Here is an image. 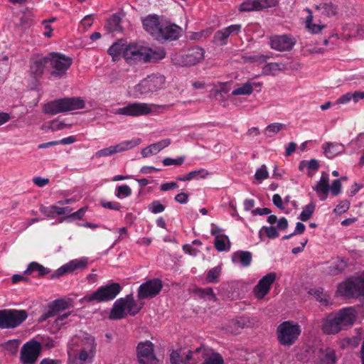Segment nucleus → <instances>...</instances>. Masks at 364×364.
Listing matches in <instances>:
<instances>
[{"label":"nucleus","instance_id":"obj_1","mask_svg":"<svg viewBox=\"0 0 364 364\" xmlns=\"http://www.w3.org/2000/svg\"><path fill=\"white\" fill-rule=\"evenodd\" d=\"M85 101L80 97H65L50 101L44 105L43 112L55 115L61 112L74 111L85 107Z\"/></svg>","mask_w":364,"mask_h":364},{"label":"nucleus","instance_id":"obj_2","mask_svg":"<svg viewBox=\"0 0 364 364\" xmlns=\"http://www.w3.org/2000/svg\"><path fill=\"white\" fill-rule=\"evenodd\" d=\"M141 307L142 306L136 302L132 294L128 295L115 301L109 318L111 320H119L125 318L127 314L134 316L139 312Z\"/></svg>","mask_w":364,"mask_h":364},{"label":"nucleus","instance_id":"obj_3","mask_svg":"<svg viewBox=\"0 0 364 364\" xmlns=\"http://www.w3.org/2000/svg\"><path fill=\"white\" fill-rule=\"evenodd\" d=\"M301 332L298 323L291 321H284L277 328L279 343L284 346H292L299 338Z\"/></svg>","mask_w":364,"mask_h":364},{"label":"nucleus","instance_id":"obj_4","mask_svg":"<svg viewBox=\"0 0 364 364\" xmlns=\"http://www.w3.org/2000/svg\"><path fill=\"white\" fill-rule=\"evenodd\" d=\"M205 57V50L199 46L188 49L184 53H178L172 55L174 65L178 66H192L201 63Z\"/></svg>","mask_w":364,"mask_h":364},{"label":"nucleus","instance_id":"obj_5","mask_svg":"<svg viewBox=\"0 0 364 364\" xmlns=\"http://www.w3.org/2000/svg\"><path fill=\"white\" fill-rule=\"evenodd\" d=\"M50 74L53 77L61 78L66 75L73 64V59L60 53H48Z\"/></svg>","mask_w":364,"mask_h":364},{"label":"nucleus","instance_id":"obj_6","mask_svg":"<svg viewBox=\"0 0 364 364\" xmlns=\"http://www.w3.org/2000/svg\"><path fill=\"white\" fill-rule=\"evenodd\" d=\"M121 291V287L118 283H111L98 288L95 291L84 296L87 302L101 303L114 299Z\"/></svg>","mask_w":364,"mask_h":364},{"label":"nucleus","instance_id":"obj_7","mask_svg":"<svg viewBox=\"0 0 364 364\" xmlns=\"http://www.w3.org/2000/svg\"><path fill=\"white\" fill-rule=\"evenodd\" d=\"M338 293L346 297L364 296V272L359 276L341 283Z\"/></svg>","mask_w":364,"mask_h":364},{"label":"nucleus","instance_id":"obj_8","mask_svg":"<svg viewBox=\"0 0 364 364\" xmlns=\"http://www.w3.org/2000/svg\"><path fill=\"white\" fill-rule=\"evenodd\" d=\"M165 84V77L163 75H151L142 80L134 87V95L141 97L161 89Z\"/></svg>","mask_w":364,"mask_h":364},{"label":"nucleus","instance_id":"obj_9","mask_svg":"<svg viewBox=\"0 0 364 364\" xmlns=\"http://www.w3.org/2000/svg\"><path fill=\"white\" fill-rule=\"evenodd\" d=\"M136 358L139 364H159V360L154 352V345L149 341L138 343Z\"/></svg>","mask_w":364,"mask_h":364},{"label":"nucleus","instance_id":"obj_10","mask_svg":"<svg viewBox=\"0 0 364 364\" xmlns=\"http://www.w3.org/2000/svg\"><path fill=\"white\" fill-rule=\"evenodd\" d=\"M2 328H15L27 318L25 310L6 309L1 310Z\"/></svg>","mask_w":364,"mask_h":364},{"label":"nucleus","instance_id":"obj_11","mask_svg":"<svg viewBox=\"0 0 364 364\" xmlns=\"http://www.w3.org/2000/svg\"><path fill=\"white\" fill-rule=\"evenodd\" d=\"M141 143L139 138H134L131 140L122 141L114 146H111L97 151L95 156L97 158L107 157L117 153L123 152L137 146Z\"/></svg>","mask_w":364,"mask_h":364},{"label":"nucleus","instance_id":"obj_12","mask_svg":"<svg viewBox=\"0 0 364 364\" xmlns=\"http://www.w3.org/2000/svg\"><path fill=\"white\" fill-rule=\"evenodd\" d=\"M155 105L144 102H134L127 106L117 109L114 114L131 117H139L146 115L152 112V107Z\"/></svg>","mask_w":364,"mask_h":364},{"label":"nucleus","instance_id":"obj_13","mask_svg":"<svg viewBox=\"0 0 364 364\" xmlns=\"http://www.w3.org/2000/svg\"><path fill=\"white\" fill-rule=\"evenodd\" d=\"M41 351V345L37 341L26 342L20 352V360L23 364H33L36 362Z\"/></svg>","mask_w":364,"mask_h":364},{"label":"nucleus","instance_id":"obj_14","mask_svg":"<svg viewBox=\"0 0 364 364\" xmlns=\"http://www.w3.org/2000/svg\"><path fill=\"white\" fill-rule=\"evenodd\" d=\"M162 287V282L159 279L149 280L139 287L138 298L145 299L155 297L161 291Z\"/></svg>","mask_w":364,"mask_h":364},{"label":"nucleus","instance_id":"obj_15","mask_svg":"<svg viewBox=\"0 0 364 364\" xmlns=\"http://www.w3.org/2000/svg\"><path fill=\"white\" fill-rule=\"evenodd\" d=\"M278 4V0H247L239 7L241 12L259 11L274 7Z\"/></svg>","mask_w":364,"mask_h":364},{"label":"nucleus","instance_id":"obj_16","mask_svg":"<svg viewBox=\"0 0 364 364\" xmlns=\"http://www.w3.org/2000/svg\"><path fill=\"white\" fill-rule=\"evenodd\" d=\"M182 33V28L175 23L164 19L161 21L160 33L157 39L176 40Z\"/></svg>","mask_w":364,"mask_h":364},{"label":"nucleus","instance_id":"obj_17","mask_svg":"<svg viewBox=\"0 0 364 364\" xmlns=\"http://www.w3.org/2000/svg\"><path fill=\"white\" fill-rule=\"evenodd\" d=\"M79 346L81 349L87 350L90 353H92L95 354L96 352V343L95 338L86 334L82 338H73L70 343V348L68 350V353L70 355L73 353L75 354V350H74V346Z\"/></svg>","mask_w":364,"mask_h":364},{"label":"nucleus","instance_id":"obj_18","mask_svg":"<svg viewBox=\"0 0 364 364\" xmlns=\"http://www.w3.org/2000/svg\"><path fill=\"white\" fill-rule=\"evenodd\" d=\"M276 277L275 272H270L264 276L253 289L255 296L259 299H263L269 293Z\"/></svg>","mask_w":364,"mask_h":364},{"label":"nucleus","instance_id":"obj_19","mask_svg":"<svg viewBox=\"0 0 364 364\" xmlns=\"http://www.w3.org/2000/svg\"><path fill=\"white\" fill-rule=\"evenodd\" d=\"M145 47L136 45H126L124 58L130 64L137 62L144 63Z\"/></svg>","mask_w":364,"mask_h":364},{"label":"nucleus","instance_id":"obj_20","mask_svg":"<svg viewBox=\"0 0 364 364\" xmlns=\"http://www.w3.org/2000/svg\"><path fill=\"white\" fill-rule=\"evenodd\" d=\"M48 54L46 56L37 55L31 62L29 73L35 79L42 77L46 69L48 67Z\"/></svg>","mask_w":364,"mask_h":364},{"label":"nucleus","instance_id":"obj_21","mask_svg":"<svg viewBox=\"0 0 364 364\" xmlns=\"http://www.w3.org/2000/svg\"><path fill=\"white\" fill-rule=\"evenodd\" d=\"M164 19L156 15H149L142 20L144 28L157 39L160 33L161 21Z\"/></svg>","mask_w":364,"mask_h":364},{"label":"nucleus","instance_id":"obj_22","mask_svg":"<svg viewBox=\"0 0 364 364\" xmlns=\"http://www.w3.org/2000/svg\"><path fill=\"white\" fill-rule=\"evenodd\" d=\"M341 329L351 326L357 318L356 312L353 308H345L336 314Z\"/></svg>","mask_w":364,"mask_h":364},{"label":"nucleus","instance_id":"obj_23","mask_svg":"<svg viewBox=\"0 0 364 364\" xmlns=\"http://www.w3.org/2000/svg\"><path fill=\"white\" fill-rule=\"evenodd\" d=\"M241 29L240 24L231 25L222 30L215 32L213 37V42L219 46H224L231 34H237Z\"/></svg>","mask_w":364,"mask_h":364},{"label":"nucleus","instance_id":"obj_24","mask_svg":"<svg viewBox=\"0 0 364 364\" xmlns=\"http://www.w3.org/2000/svg\"><path fill=\"white\" fill-rule=\"evenodd\" d=\"M294 44V39L286 35L274 36L270 41L271 48L278 51L289 50Z\"/></svg>","mask_w":364,"mask_h":364},{"label":"nucleus","instance_id":"obj_25","mask_svg":"<svg viewBox=\"0 0 364 364\" xmlns=\"http://www.w3.org/2000/svg\"><path fill=\"white\" fill-rule=\"evenodd\" d=\"M321 330L326 334H336L342 331L336 314H330L321 321Z\"/></svg>","mask_w":364,"mask_h":364},{"label":"nucleus","instance_id":"obj_26","mask_svg":"<svg viewBox=\"0 0 364 364\" xmlns=\"http://www.w3.org/2000/svg\"><path fill=\"white\" fill-rule=\"evenodd\" d=\"M70 306V302L63 299H56L48 306L47 313L43 315L41 321H44L49 317L54 316L56 313L63 311Z\"/></svg>","mask_w":364,"mask_h":364},{"label":"nucleus","instance_id":"obj_27","mask_svg":"<svg viewBox=\"0 0 364 364\" xmlns=\"http://www.w3.org/2000/svg\"><path fill=\"white\" fill-rule=\"evenodd\" d=\"M321 200H326L330 190L329 177L326 172L321 173L319 181L313 187Z\"/></svg>","mask_w":364,"mask_h":364},{"label":"nucleus","instance_id":"obj_28","mask_svg":"<svg viewBox=\"0 0 364 364\" xmlns=\"http://www.w3.org/2000/svg\"><path fill=\"white\" fill-rule=\"evenodd\" d=\"M318 364H335L336 358L333 349L328 347L321 348L315 352Z\"/></svg>","mask_w":364,"mask_h":364},{"label":"nucleus","instance_id":"obj_29","mask_svg":"<svg viewBox=\"0 0 364 364\" xmlns=\"http://www.w3.org/2000/svg\"><path fill=\"white\" fill-rule=\"evenodd\" d=\"M189 350L178 348L173 350L170 354L171 364H189Z\"/></svg>","mask_w":364,"mask_h":364},{"label":"nucleus","instance_id":"obj_30","mask_svg":"<svg viewBox=\"0 0 364 364\" xmlns=\"http://www.w3.org/2000/svg\"><path fill=\"white\" fill-rule=\"evenodd\" d=\"M171 144V139H166L157 143L152 144L141 150V155L144 157H148L151 155L156 154L164 148L168 146Z\"/></svg>","mask_w":364,"mask_h":364},{"label":"nucleus","instance_id":"obj_31","mask_svg":"<svg viewBox=\"0 0 364 364\" xmlns=\"http://www.w3.org/2000/svg\"><path fill=\"white\" fill-rule=\"evenodd\" d=\"M209 353L210 348L205 346H200L194 350H189V364H197L202 360L204 362Z\"/></svg>","mask_w":364,"mask_h":364},{"label":"nucleus","instance_id":"obj_32","mask_svg":"<svg viewBox=\"0 0 364 364\" xmlns=\"http://www.w3.org/2000/svg\"><path fill=\"white\" fill-rule=\"evenodd\" d=\"M262 82H252L251 81H247V82L242 84L240 87L235 89L232 92V95L233 96L237 95H250L253 92L254 87H262Z\"/></svg>","mask_w":364,"mask_h":364},{"label":"nucleus","instance_id":"obj_33","mask_svg":"<svg viewBox=\"0 0 364 364\" xmlns=\"http://www.w3.org/2000/svg\"><path fill=\"white\" fill-rule=\"evenodd\" d=\"M324 154L328 158H333L338 154L342 153L344 146L341 144L327 142L323 145Z\"/></svg>","mask_w":364,"mask_h":364},{"label":"nucleus","instance_id":"obj_34","mask_svg":"<svg viewBox=\"0 0 364 364\" xmlns=\"http://www.w3.org/2000/svg\"><path fill=\"white\" fill-rule=\"evenodd\" d=\"M315 9L328 17L334 16L338 13L337 6L331 1H325L315 6Z\"/></svg>","mask_w":364,"mask_h":364},{"label":"nucleus","instance_id":"obj_35","mask_svg":"<svg viewBox=\"0 0 364 364\" xmlns=\"http://www.w3.org/2000/svg\"><path fill=\"white\" fill-rule=\"evenodd\" d=\"M232 260L240 263L243 267H248L252 262V254L248 251H237L233 253Z\"/></svg>","mask_w":364,"mask_h":364},{"label":"nucleus","instance_id":"obj_36","mask_svg":"<svg viewBox=\"0 0 364 364\" xmlns=\"http://www.w3.org/2000/svg\"><path fill=\"white\" fill-rule=\"evenodd\" d=\"M166 53L164 49L152 50L145 48L144 63L157 62L165 58Z\"/></svg>","mask_w":364,"mask_h":364},{"label":"nucleus","instance_id":"obj_37","mask_svg":"<svg viewBox=\"0 0 364 364\" xmlns=\"http://www.w3.org/2000/svg\"><path fill=\"white\" fill-rule=\"evenodd\" d=\"M285 69V65L279 63H269L266 64L262 68V74L264 75H275L278 72L282 71Z\"/></svg>","mask_w":364,"mask_h":364},{"label":"nucleus","instance_id":"obj_38","mask_svg":"<svg viewBox=\"0 0 364 364\" xmlns=\"http://www.w3.org/2000/svg\"><path fill=\"white\" fill-rule=\"evenodd\" d=\"M215 247L220 252L228 251L230 248V242L228 237L225 235H216Z\"/></svg>","mask_w":364,"mask_h":364},{"label":"nucleus","instance_id":"obj_39","mask_svg":"<svg viewBox=\"0 0 364 364\" xmlns=\"http://www.w3.org/2000/svg\"><path fill=\"white\" fill-rule=\"evenodd\" d=\"M126 48V45L121 43H114L108 49V53L112 57V60L116 61L119 59V56L122 55L124 57V50Z\"/></svg>","mask_w":364,"mask_h":364},{"label":"nucleus","instance_id":"obj_40","mask_svg":"<svg viewBox=\"0 0 364 364\" xmlns=\"http://www.w3.org/2000/svg\"><path fill=\"white\" fill-rule=\"evenodd\" d=\"M309 293L322 305L327 306L329 304V296L323 292V289H313L310 290Z\"/></svg>","mask_w":364,"mask_h":364},{"label":"nucleus","instance_id":"obj_41","mask_svg":"<svg viewBox=\"0 0 364 364\" xmlns=\"http://www.w3.org/2000/svg\"><path fill=\"white\" fill-rule=\"evenodd\" d=\"M35 271L38 272L40 276H43L50 273V270L48 268L36 262L30 263L24 273L26 274H31Z\"/></svg>","mask_w":364,"mask_h":364},{"label":"nucleus","instance_id":"obj_42","mask_svg":"<svg viewBox=\"0 0 364 364\" xmlns=\"http://www.w3.org/2000/svg\"><path fill=\"white\" fill-rule=\"evenodd\" d=\"M306 11L309 13V16L306 17V28L312 33H318L321 32V31L326 27L325 25L316 24L312 23V12L309 9H306Z\"/></svg>","mask_w":364,"mask_h":364},{"label":"nucleus","instance_id":"obj_43","mask_svg":"<svg viewBox=\"0 0 364 364\" xmlns=\"http://www.w3.org/2000/svg\"><path fill=\"white\" fill-rule=\"evenodd\" d=\"M285 124L282 123H272L266 127L264 134L267 137H272L281 130L285 129Z\"/></svg>","mask_w":364,"mask_h":364},{"label":"nucleus","instance_id":"obj_44","mask_svg":"<svg viewBox=\"0 0 364 364\" xmlns=\"http://www.w3.org/2000/svg\"><path fill=\"white\" fill-rule=\"evenodd\" d=\"M121 18L119 14H114L107 21L106 27L109 31L114 32L120 30Z\"/></svg>","mask_w":364,"mask_h":364},{"label":"nucleus","instance_id":"obj_45","mask_svg":"<svg viewBox=\"0 0 364 364\" xmlns=\"http://www.w3.org/2000/svg\"><path fill=\"white\" fill-rule=\"evenodd\" d=\"M87 265V259L86 258H82L80 259H73L67 263V267L70 272H74L77 269H85Z\"/></svg>","mask_w":364,"mask_h":364},{"label":"nucleus","instance_id":"obj_46","mask_svg":"<svg viewBox=\"0 0 364 364\" xmlns=\"http://www.w3.org/2000/svg\"><path fill=\"white\" fill-rule=\"evenodd\" d=\"M203 364H224V360L219 353L213 352V350L210 348V353L208 355L205 357V360Z\"/></svg>","mask_w":364,"mask_h":364},{"label":"nucleus","instance_id":"obj_47","mask_svg":"<svg viewBox=\"0 0 364 364\" xmlns=\"http://www.w3.org/2000/svg\"><path fill=\"white\" fill-rule=\"evenodd\" d=\"M346 267V262L343 259H338L334 262L328 268L331 274L336 275L341 273Z\"/></svg>","mask_w":364,"mask_h":364},{"label":"nucleus","instance_id":"obj_48","mask_svg":"<svg viewBox=\"0 0 364 364\" xmlns=\"http://www.w3.org/2000/svg\"><path fill=\"white\" fill-rule=\"evenodd\" d=\"M314 210H315V205L313 203H310L309 204L306 205L304 208L299 218L302 221L309 220L311 218V217L312 216V215L314 212Z\"/></svg>","mask_w":364,"mask_h":364},{"label":"nucleus","instance_id":"obj_49","mask_svg":"<svg viewBox=\"0 0 364 364\" xmlns=\"http://www.w3.org/2000/svg\"><path fill=\"white\" fill-rule=\"evenodd\" d=\"M230 90L229 82H218L215 85L211 90V92L215 95L227 94Z\"/></svg>","mask_w":364,"mask_h":364},{"label":"nucleus","instance_id":"obj_50","mask_svg":"<svg viewBox=\"0 0 364 364\" xmlns=\"http://www.w3.org/2000/svg\"><path fill=\"white\" fill-rule=\"evenodd\" d=\"M209 175H210V173L204 168H200L198 170H195L189 172L188 173V178H191V180L193 179H205Z\"/></svg>","mask_w":364,"mask_h":364},{"label":"nucleus","instance_id":"obj_51","mask_svg":"<svg viewBox=\"0 0 364 364\" xmlns=\"http://www.w3.org/2000/svg\"><path fill=\"white\" fill-rule=\"evenodd\" d=\"M221 272V268L216 267L210 269L207 274V280L209 282L216 283L218 282V277Z\"/></svg>","mask_w":364,"mask_h":364},{"label":"nucleus","instance_id":"obj_52","mask_svg":"<svg viewBox=\"0 0 364 364\" xmlns=\"http://www.w3.org/2000/svg\"><path fill=\"white\" fill-rule=\"evenodd\" d=\"M95 353H90L87 350L80 349L78 359L81 363H90L95 357Z\"/></svg>","mask_w":364,"mask_h":364},{"label":"nucleus","instance_id":"obj_53","mask_svg":"<svg viewBox=\"0 0 364 364\" xmlns=\"http://www.w3.org/2000/svg\"><path fill=\"white\" fill-rule=\"evenodd\" d=\"M33 15L30 12L27 11L23 13V16L20 19V25L23 28L30 27L33 24Z\"/></svg>","mask_w":364,"mask_h":364},{"label":"nucleus","instance_id":"obj_54","mask_svg":"<svg viewBox=\"0 0 364 364\" xmlns=\"http://www.w3.org/2000/svg\"><path fill=\"white\" fill-rule=\"evenodd\" d=\"M132 194V189L127 185L119 186L117 188L116 196L119 198H124Z\"/></svg>","mask_w":364,"mask_h":364},{"label":"nucleus","instance_id":"obj_55","mask_svg":"<svg viewBox=\"0 0 364 364\" xmlns=\"http://www.w3.org/2000/svg\"><path fill=\"white\" fill-rule=\"evenodd\" d=\"M270 57L267 55H252L247 57V60L250 63L262 64L266 62Z\"/></svg>","mask_w":364,"mask_h":364},{"label":"nucleus","instance_id":"obj_56","mask_svg":"<svg viewBox=\"0 0 364 364\" xmlns=\"http://www.w3.org/2000/svg\"><path fill=\"white\" fill-rule=\"evenodd\" d=\"M66 127H70V125L67 124L63 122L58 120V119H55V120L50 122L49 125H48V129L52 130L53 132L61 130Z\"/></svg>","mask_w":364,"mask_h":364},{"label":"nucleus","instance_id":"obj_57","mask_svg":"<svg viewBox=\"0 0 364 364\" xmlns=\"http://www.w3.org/2000/svg\"><path fill=\"white\" fill-rule=\"evenodd\" d=\"M148 209L151 213L157 214L164 212L165 210V206L162 205L159 200H154L149 205Z\"/></svg>","mask_w":364,"mask_h":364},{"label":"nucleus","instance_id":"obj_58","mask_svg":"<svg viewBox=\"0 0 364 364\" xmlns=\"http://www.w3.org/2000/svg\"><path fill=\"white\" fill-rule=\"evenodd\" d=\"M53 209L56 213V215H65V217L61 221L68 219L70 213L73 211V209L68 206L60 207L58 205H54Z\"/></svg>","mask_w":364,"mask_h":364},{"label":"nucleus","instance_id":"obj_59","mask_svg":"<svg viewBox=\"0 0 364 364\" xmlns=\"http://www.w3.org/2000/svg\"><path fill=\"white\" fill-rule=\"evenodd\" d=\"M268 176L269 173L265 165H262L259 168H258L255 174V178L260 182L267 178Z\"/></svg>","mask_w":364,"mask_h":364},{"label":"nucleus","instance_id":"obj_60","mask_svg":"<svg viewBox=\"0 0 364 364\" xmlns=\"http://www.w3.org/2000/svg\"><path fill=\"white\" fill-rule=\"evenodd\" d=\"M307 168L309 169L307 175L309 177H312L314 173L318 169V161L316 159H311L310 161H307Z\"/></svg>","mask_w":364,"mask_h":364},{"label":"nucleus","instance_id":"obj_61","mask_svg":"<svg viewBox=\"0 0 364 364\" xmlns=\"http://www.w3.org/2000/svg\"><path fill=\"white\" fill-rule=\"evenodd\" d=\"M264 231L267 236L269 238H276L279 236V233L276 229L275 227L270 226V227H263L262 230L259 231V236L262 237V231Z\"/></svg>","mask_w":364,"mask_h":364},{"label":"nucleus","instance_id":"obj_62","mask_svg":"<svg viewBox=\"0 0 364 364\" xmlns=\"http://www.w3.org/2000/svg\"><path fill=\"white\" fill-rule=\"evenodd\" d=\"M184 156H180L176 159L166 158L163 160V164L166 166L171 165L180 166L184 162Z\"/></svg>","mask_w":364,"mask_h":364},{"label":"nucleus","instance_id":"obj_63","mask_svg":"<svg viewBox=\"0 0 364 364\" xmlns=\"http://www.w3.org/2000/svg\"><path fill=\"white\" fill-rule=\"evenodd\" d=\"M54 205L49 207L41 208V212L47 218H53L56 215V213L54 211Z\"/></svg>","mask_w":364,"mask_h":364},{"label":"nucleus","instance_id":"obj_64","mask_svg":"<svg viewBox=\"0 0 364 364\" xmlns=\"http://www.w3.org/2000/svg\"><path fill=\"white\" fill-rule=\"evenodd\" d=\"M341 189V183L340 179L334 180L330 187V190L333 196H338Z\"/></svg>","mask_w":364,"mask_h":364}]
</instances>
